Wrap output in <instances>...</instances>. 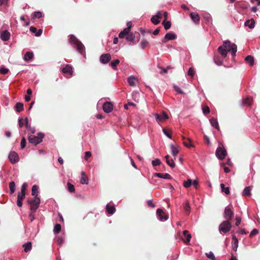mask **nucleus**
<instances>
[{"instance_id":"obj_1","label":"nucleus","mask_w":260,"mask_h":260,"mask_svg":"<svg viewBox=\"0 0 260 260\" xmlns=\"http://www.w3.org/2000/svg\"><path fill=\"white\" fill-rule=\"evenodd\" d=\"M237 49L235 44H232L229 40H226L223 42L222 45L218 48L217 50L223 57H226L228 52H231L232 56L234 57L236 56Z\"/></svg>"},{"instance_id":"obj_2","label":"nucleus","mask_w":260,"mask_h":260,"mask_svg":"<svg viewBox=\"0 0 260 260\" xmlns=\"http://www.w3.org/2000/svg\"><path fill=\"white\" fill-rule=\"evenodd\" d=\"M70 43L72 46L81 54H85V48L84 45L74 35H71L69 39Z\"/></svg>"},{"instance_id":"obj_3","label":"nucleus","mask_w":260,"mask_h":260,"mask_svg":"<svg viewBox=\"0 0 260 260\" xmlns=\"http://www.w3.org/2000/svg\"><path fill=\"white\" fill-rule=\"evenodd\" d=\"M44 137V134L42 133H39L38 134V136H35L33 135L29 136L28 137V141L29 143L36 145L42 142Z\"/></svg>"},{"instance_id":"obj_4","label":"nucleus","mask_w":260,"mask_h":260,"mask_svg":"<svg viewBox=\"0 0 260 260\" xmlns=\"http://www.w3.org/2000/svg\"><path fill=\"white\" fill-rule=\"evenodd\" d=\"M232 228L231 223L228 220L223 221L219 226L218 230L219 232L222 233H226L229 232Z\"/></svg>"},{"instance_id":"obj_5","label":"nucleus","mask_w":260,"mask_h":260,"mask_svg":"<svg viewBox=\"0 0 260 260\" xmlns=\"http://www.w3.org/2000/svg\"><path fill=\"white\" fill-rule=\"evenodd\" d=\"M154 116L155 118L156 121L159 124L165 122L169 118V116L165 112H162L161 114L155 113L154 114Z\"/></svg>"},{"instance_id":"obj_6","label":"nucleus","mask_w":260,"mask_h":260,"mask_svg":"<svg viewBox=\"0 0 260 260\" xmlns=\"http://www.w3.org/2000/svg\"><path fill=\"white\" fill-rule=\"evenodd\" d=\"M40 202V199L38 197H34L32 200L28 201V203L30 205V208H32L33 210H37L38 209Z\"/></svg>"},{"instance_id":"obj_7","label":"nucleus","mask_w":260,"mask_h":260,"mask_svg":"<svg viewBox=\"0 0 260 260\" xmlns=\"http://www.w3.org/2000/svg\"><path fill=\"white\" fill-rule=\"evenodd\" d=\"M226 154V150L223 147H219L216 150V155L219 159H223Z\"/></svg>"},{"instance_id":"obj_8","label":"nucleus","mask_w":260,"mask_h":260,"mask_svg":"<svg viewBox=\"0 0 260 260\" xmlns=\"http://www.w3.org/2000/svg\"><path fill=\"white\" fill-rule=\"evenodd\" d=\"M156 215L157 216L158 219L160 221H166L169 216L168 215H166L164 212L163 210L161 209H158L156 211Z\"/></svg>"},{"instance_id":"obj_9","label":"nucleus","mask_w":260,"mask_h":260,"mask_svg":"<svg viewBox=\"0 0 260 260\" xmlns=\"http://www.w3.org/2000/svg\"><path fill=\"white\" fill-rule=\"evenodd\" d=\"M177 35L174 32H169L166 34L164 38L161 40L162 43H166L170 40H174L177 39Z\"/></svg>"},{"instance_id":"obj_10","label":"nucleus","mask_w":260,"mask_h":260,"mask_svg":"<svg viewBox=\"0 0 260 260\" xmlns=\"http://www.w3.org/2000/svg\"><path fill=\"white\" fill-rule=\"evenodd\" d=\"M8 157L10 162L12 164L16 163L19 160L18 154L14 151H11L9 154Z\"/></svg>"},{"instance_id":"obj_11","label":"nucleus","mask_w":260,"mask_h":260,"mask_svg":"<svg viewBox=\"0 0 260 260\" xmlns=\"http://www.w3.org/2000/svg\"><path fill=\"white\" fill-rule=\"evenodd\" d=\"M233 215L234 213L231 208L229 206L226 207L224 212V218H225L228 221L229 220H230L232 218Z\"/></svg>"},{"instance_id":"obj_12","label":"nucleus","mask_w":260,"mask_h":260,"mask_svg":"<svg viewBox=\"0 0 260 260\" xmlns=\"http://www.w3.org/2000/svg\"><path fill=\"white\" fill-rule=\"evenodd\" d=\"M111 59V55L109 53L103 54L100 57V61L103 64L108 63Z\"/></svg>"},{"instance_id":"obj_13","label":"nucleus","mask_w":260,"mask_h":260,"mask_svg":"<svg viewBox=\"0 0 260 260\" xmlns=\"http://www.w3.org/2000/svg\"><path fill=\"white\" fill-rule=\"evenodd\" d=\"M113 105L111 102H106L103 106V109L105 113H109L112 112Z\"/></svg>"},{"instance_id":"obj_14","label":"nucleus","mask_w":260,"mask_h":260,"mask_svg":"<svg viewBox=\"0 0 260 260\" xmlns=\"http://www.w3.org/2000/svg\"><path fill=\"white\" fill-rule=\"evenodd\" d=\"M203 18L206 23L208 25H212V18L211 15L208 13H204L203 15Z\"/></svg>"},{"instance_id":"obj_15","label":"nucleus","mask_w":260,"mask_h":260,"mask_svg":"<svg viewBox=\"0 0 260 260\" xmlns=\"http://www.w3.org/2000/svg\"><path fill=\"white\" fill-rule=\"evenodd\" d=\"M10 33L7 30L3 31L1 34L0 38L3 41H7L10 39Z\"/></svg>"},{"instance_id":"obj_16","label":"nucleus","mask_w":260,"mask_h":260,"mask_svg":"<svg viewBox=\"0 0 260 260\" xmlns=\"http://www.w3.org/2000/svg\"><path fill=\"white\" fill-rule=\"evenodd\" d=\"M190 18L192 21L196 24H198L200 22V16L197 13L192 12L190 14Z\"/></svg>"},{"instance_id":"obj_17","label":"nucleus","mask_w":260,"mask_h":260,"mask_svg":"<svg viewBox=\"0 0 260 260\" xmlns=\"http://www.w3.org/2000/svg\"><path fill=\"white\" fill-rule=\"evenodd\" d=\"M238 240L236 238V236L235 235H233L232 236V249L235 251H236L237 250V248L238 247Z\"/></svg>"},{"instance_id":"obj_18","label":"nucleus","mask_w":260,"mask_h":260,"mask_svg":"<svg viewBox=\"0 0 260 260\" xmlns=\"http://www.w3.org/2000/svg\"><path fill=\"white\" fill-rule=\"evenodd\" d=\"M182 139L184 140H186L187 141H184L183 142V145L187 147V148H190V147H194V146L191 143L192 141L190 138H185L184 136H182Z\"/></svg>"},{"instance_id":"obj_19","label":"nucleus","mask_w":260,"mask_h":260,"mask_svg":"<svg viewBox=\"0 0 260 260\" xmlns=\"http://www.w3.org/2000/svg\"><path fill=\"white\" fill-rule=\"evenodd\" d=\"M29 30L31 32L35 34V36L36 37H40L43 32V30L42 29H39L38 30L34 26H30L29 28Z\"/></svg>"},{"instance_id":"obj_20","label":"nucleus","mask_w":260,"mask_h":260,"mask_svg":"<svg viewBox=\"0 0 260 260\" xmlns=\"http://www.w3.org/2000/svg\"><path fill=\"white\" fill-rule=\"evenodd\" d=\"M171 153L172 155L174 156V159L176 158L177 154L179 153L178 147L177 146H175L173 144H171L170 146Z\"/></svg>"},{"instance_id":"obj_21","label":"nucleus","mask_w":260,"mask_h":260,"mask_svg":"<svg viewBox=\"0 0 260 260\" xmlns=\"http://www.w3.org/2000/svg\"><path fill=\"white\" fill-rule=\"evenodd\" d=\"M62 72L64 74L69 73L71 75L73 74V69L71 66L67 64L64 68L62 69Z\"/></svg>"},{"instance_id":"obj_22","label":"nucleus","mask_w":260,"mask_h":260,"mask_svg":"<svg viewBox=\"0 0 260 260\" xmlns=\"http://www.w3.org/2000/svg\"><path fill=\"white\" fill-rule=\"evenodd\" d=\"M25 197V194H23L20 193H18L17 196V205L19 207H21L22 206V201L24 199Z\"/></svg>"},{"instance_id":"obj_23","label":"nucleus","mask_w":260,"mask_h":260,"mask_svg":"<svg viewBox=\"0 0 260 260\" xmlns=\"http://www.w3.org/2000/svg\"><path fill=\"white\" fill-rule=\"evenodd\" d=\"M209 121L213 127L217 129L218 131H219V126L216 119L214 118V117H212L210 119Z\"/></svg>"},{"instance_id":"obj_24","label":"nucleus","mask_w":260,"mask_h":260,"mask_svg":"<svg viewBox=\"0 0 260 260\" xmlns=\"http://www.w3.org/2000/svg\"><path fill=\"white\" fill-rule=\"evenodd\" d=\"M183 234L185 238V239L184 240V242L187 244H189L190 241V239L191 238V235L188 233V231L187 230H184L183 232Z\"/></svg>"},{"instance_id":"obj_25","label":"nucleus","mask_w":260,"mask_h":260,"mask_svg":"<svg viewBox=\"0 0 260 260\" xmlns=\"http://www.w3.org/2000/svg\"><path fill=\"white\" fill-rule=\"evenodd\" d=\"M154 176H156V177H157L158 178L166 179H171V175H169L168 173L161 174V173H156L154 174Z\"/></svg>"},{"instance_id":"obj_26","label":"nucleus","mask_w":260,"mask_h":260,"mask_svg":"<svg viewBox=\"0 0 260 260\" xmlns=\"http://www.w3.org/2000/svg\"><path fill=\"white\" fill-rule=\"evenodd\" d=\"M81 175L80 183L82 184H87L88 183V179L86 176L85 172H82Z\"/></svg>"},{"instance_id":"obj_27","label":"nucleus","mask_w":260,"mask_h":260,"mask_svg":"<svg viewBox=\"0 0 260 260\" xmlns=\"http://www.w3.org/2000/svg\"><path fill=\"white\" fill-rule=\"evenodd\" d=\"M107 212L111 215L113 214L116 211V209L113 206H110L109 204H107L106 207Z\"/></svg>"},{"instance_id":"obj_28","label":"nucleus","mask_w":260,"mask_h":260,"mask_svg":"<svg viewBox=\"0 0 260 260\" xmlns=\"http://www.w3.org/2000/svg\"><path fill=\"white\" fill-rule=\"evenodd\" d=\"M39 193V186L34 185L31 188V195L34 197H38Z\"/></svg>"},{"instance_id":"obj_29","label":"nucleus","mask_w":260,"mask_h":260,"mask_svg":"<svg viewBox=\"0 0 260 260\" xmlns=\"http://www.w3.org/2000/svg\"><path fill=\"white\" fill-rule=\"evenodd\" d=\"M183 209L186 215H189L190 211V207L188 201H186L183 205Z\"/></svg>"},{"instance_id":"obj_30","label":"nucleus","mask_w":260,"mask_h":260,"mask_svg":"<svg viewBox=\"0 0 260 260\" xmlns=\"http://www.w3.org/2000/svg\"><path fill=\"white\" fill-rule=\"evenodd\" d=\"M137 80L134 76L129 77L127 79V82L131 86H135L136 84Z\"/></svg>"},{"instance_id":"obj_31","label":"nucleus","mask_w":260,"mask_h":260,"mask_svg":"<svg viewBox=\"0 0 260 260\" xmlns=\"http://www.w3.org/2000/svg\"><path fill=\"white\" fill-rule=\"evenodd\" d=\"M33 57V53L28 51L25 54L23 57V59L25 61H30L32 59Z\"/></svg>"},{"instance_id":"obj_32","label":"nucleus","mask_w":260,"mask_h":260,"mask_svg":"<svg viewBox=\"0 0 260 260\" xmlns=\"http://www.w3.org/2000/svg\"><path fill=\"white\" fill-rule=\"evenodd\" d=\"M245 25L246 26H248L250 28L252 29L255 26V22L253 19H251V20H247L245 22Z\"/></svg>"},{"instance_id":"obj_33","label":"nucleus","mask_w":260,"mask_h":260,"mask_svg":"<svg viewBox=\"0 0 260 260\" xmlns=\"http://www.w3.org/2000/svg\"><path fill=\"white\" fill-rule=\"evenodd\" d=\"M245 60L248 62L250 66H253L254 64V57L251 55H248L245 58Z\"/></svg>"},{"instance_id":"obj_34","label":"nucleus","mask_w":260,"mask_h":260,"mask_svg":"<svg viewBox=\"0 0 260 260\" xmlns=\"http://www.w3.org/2000/svg\"><path fill=\"white\" fill-rule=\"evenodd\" d=\"M23 247H24V250L25 252H27L30 251L31 249V243L28 242L23 244Z\"/></svg>"},{"instance_id":"obj_35","label":"nucleus","mask_w":260,"mask_h":260,"mask_svg":"<svg viewBox=\"0 0 260 260\" xmlns=\"http://www.w3.org/2000/svg\"><path fill=\"white\" fill-rule=\"evenodd\" d=\"M251 188L250 186L246 187L243 191L242 195L249 196L251 195Z\"/></svg>"},{"instance_id":"obj_36","label":"nucleus","mask_w":260,"mask_h":260,"mask_svg":"<svg viewBox=\"0 0 260 260\" xmlns=\"http://www.w3.org/2000/svg\"><path fill=\"white\" fill-rule=\"evenodd\" d=\"M220 187L222 192H224L225 194L228 195L230 193V188L229 187H225L224 184L221 183Z\"/></svg>"},{"instance_id":"obj_37","label":"nucleus","mask_w":260,"mask_h":260,"mask_svg":"<svg viewBox=\"0 0 260 260\" xmlns=\"http://www.w3.org/2000/svg\"><path fill=\"white\" fill-rule=\"evenodd\" d=\"M129 33L128 28H124L119 34V38L121 39L126 37V35Z\"/></svg>"},{"instance_id":"obj_38","label":"nucleus","mask_w":260,"mask_h":260,"mask_svg":"<svg viewBox=\"0 0 260 260\" xmlns=\"http://www.w3.org/2000/svg\"><path fill=\"white\" fill-rule=\"evenodd\" d=\"M15 109L18 112L22 111L23 110V104L21 103H17L15 105Z\"/></svg>"},{"instance_id":"obj_39","label":"nucleus","mask_w":260,"mask_h":260,"mask_svg":"<svg viewBox=\"0 0 260 260\" xmlns=\"http://www.w3.org/2000/svg\"><path fill=\"white\" fill-rule=\"evenodd\" d=\"M61 226L59 223L55 224L53 229V233L54 234H58L61 231Z\"/></svg>"},{"instance_id":"obj_40","label":"nucleus","mask_w":260,"mask_h":260,"mask_svg":"<svg viewBox=\"0 0 260 260\" xmlns=\"http://www.w3.org/2000/svg\"><path fill=\"white\" fill-rule=\"evenodd\" d=\"M214 62L217 66H221L223 63V60L219 56H215L214 57Z\"/></svg>"},{"instance_id":"obj_41","label":"nucleus","mask_w":260,"mask_h":260,"mask_svg":"<svg viewBox=\"0 0 260 260\" xmlns=\"http://www.w3.org/2000/svg\"><path fill=\"white\" fill-rule=\"evenodd\" d=\"M162 132L164 133V134L168 137L169 138V139H172V136H171V133H172V131L171 130H167L166 129V128H165L164 127H162Z\"/></svg>"},{"instance_id":"obj_42","label":"nucleus","mask_w":260,"mask_h":260,"mask_svg":"<svg viewBox=\"0 0 260 260\" xmlns=\"http://www.w3.org/2000/svg\"><path fill=\"white\" fill-rule=\"evenodd\" d=\"M30 212L28 215L29 218H30V222H32L35 219V214L37 211V210H33L32 208H30Z\"/></svg>"},{"instance_id":"obj_43","label":"nucleus","mask_w":260,"mask_h":260,"mask_svg":"<svg viewBox=\"0 0 260 260\" xmlns=\"http://www.w3.org/2000/svg\"><path fill=\"white\" fill-rule=\"evenodd\" d=\"M65 237L63 235L58 236L56 238L57 243L59 245H61L64 242Z\"/></svg>"},{"instance_id":"obj_44","label":"nucleus","mask_w":260,"mask_h":260,"mask_svg":"<svg viewBox=\"0 0 260 260\" xmlns=\"http://www.w3.org/2000/svg\"><path fill=\"white\" fill-rule=\"evenodd\" d=\"M9 188L10 193H13L15 191V183L14 181L10 182L9 183Z\"/></svg>"},{"instance_id":"obj_45","label":"nucleus","mask_w":260,"mask_h":260,"mask_svg":"<svg viewBox=\"0 0 260 260\" xmlns=\"http://www.w3.org/2000/svg\"><path fill=\"white\" fill-rule=\"evenodd\" d=\"M119 62L120 60L118 59H116L112 61L110 63V65L112 69H115L116 68L117 66L119 63Z\"/></svg>"},{"instance_id":"obj_46","label":"nucleus","mask_w":260,"mask_h":260,"mask_svg":"<svg viewBox=\"0 0 260 260\" xmlns=\"http://www.w3.org/2000/svg\"><path fill=\"white\" fill-rule=\"evenodd\" d=\"M252 101V98H251L250 97H248L243 100V104L244 105H250L251 104Z\"/></svg>"},{"instance_id":"obj_47","label":"nucleus","mask_w":260,"mask_h":260,"mask_svg":"<svg viewBox=\"0 0 260 260\" xmlns=\"http://www.w3.org/2000/svg\"><path fill=\"white\" fill-rule=\"evenodd\" d=\"M192 182L191 179H188L186 181H184L183 186L185 188H188L191 185Z\"/></svg>"},{"instance_id":"obj_48","label":"nucleus","mask_w":260,"mask_h":260,"mask_svg":"<svg viewBox=\"0 0 260 260\" xmlns=\"http://www.w3.org/2000/svg\"><path fill=\"white\" fill-rule=\"evenodd\" d=\"M125 38L127 41L131 42V43L134 41L135 39V36L133 34H128Z\"/></svg>"},{"instance_id":"obj_49","label":"nucleus","mask_w":260,"mask_h":260,"mask_svg":"<svg viewBox=\"0 0 260 260\" xmlns=\"http://www.w3.org/2000/svg\"><path fill=\"white\" fill-rule=\"evenodd\" d=\"M162 24L164 25V28L166 30L169 29L171 26V23L170 21H164L162 22Z\"/></svg>"},{"instance_id":"obj_50","label":"nucleus","mask_w":260,"mask_h":260,"mask_svg":"<svg viewBox=\"0 0 260 260\" xmlns=\"http://www.w3.org/2000/svg\"><path fill=\"white\" fill-rule=\"evenodd\" d=\"M42 17V13L40 11H36L35 12L32 16L33 18H40Z\"/></svg>"},{"instance_id":"obj_51","label":"nucleus","mask_w":260,"mask_h":260,"mask_svg":"<svg viewBox=\"0 0 260 260\" xmlns=\"http://www.w3.org/2000/svg\"><path fill=\"white\" fill-rule=\"evenodd\" d=\"M67 187H68V190L70 192H74L75 191V187L74 186L70 183V182L67 183Z\"/></svg>"},{"instance_id":"obj_52","label":"nucleus","mask_w":260,"mask_h":260,"mask_svg":"<svg viewBox=\"0 0 260 260\" xmlns=\"http://www.w3.org/2000/svg\"><path fill=\"white\" fill-rule=\"evenodd\" d=\"M27 187V183L26 182L23 183L21 186V192H19V193L25 195V190H26V188Z\"/></svg>"},{"instance_id":"obj_53","label":"nucleus","mask_w":260,"mask_h":260,"mask_svg":"<svg viewBox=\"0 0 260 260\" xmlns=\"http://www.w3.org/2000/svg\"><path fill=\"white\" fill-rule=\"evenodd\" d=\"M151 21L155 25H157L160 22V21L159 20V18L155 17V16H153L151 17Z\"/></svg>"},{"instance_id":"obj_54","label":"nucleus","mask_w":260,"mask_h":260,"mask_svg":"<svg viewBox=\"0 0 260 260\" xmlns=\"http://www.w3.org/2000/svg\"><path fill=\"white\" fill-rule=\"evenodd\" d=\"M206 254L207 257L211 259V260L216 259L214 253L212 251L209 252L208 253H206Z\"/></svg>"},{"instance_id":"obj_55","label":"nucleus","mask_w":260,"mask_h":260,"mask_svg":"<svg viewBox=\"0 0 260 260\" xmlns=\"http://www.w3.org/2000/svg\"><path fill=\"white\" fill-rule=\"evenodd\" d=\"M161 161L158 158H156L152 161V165L153 167L158 166L160 164Z\"/></svg>"},{"instance_id":"obj_56","label":"nucleus","mask_w":260,"mask_h":260,"mask_svg":"<svg viewBox=\"0 0 260 260\" xmlns=\"http://www.w3.org/2000/svg\"><path fill=\"white\" fill-rule=\"evenodd\" d=\"M9 72V70L7 68H5L4 67H1L0 68V73H1L3 75H6Z\"/></svg>"},{"instance_id":"obj_57","label":"nucleus","mask_w":260,"mask_h":260,"mask_svg":"<svg viewBox=\"0 0 260 260\" xmlns=\"http://www.w3.org/2000/svg\"><path fill=\"white\" fill-rule=\"evenodd\" d=\"M141 47L142 49H144L149 44L148 42L145 40H143L141 41Z\"/></svg>"},{"instance_id":"obj_58","label":"nucleus","mask_w":260,"mask_h":260,"mask_svg":"<svg viewBox=\"0 0 260 260\" xmlns=\"http://www.w3.org/2000/svg\"><path fill=\"white\" fill-rule=\"evenodd\" d=\"M187 74L189 76L193 77L195 74L194 69L193 68H189Z\"/></svg>"},{"instance_id":"obj_59","label":"nucleus","mask_w":260,"mask_h":260,"mask_svg":"<svg viewBox=\"0 0 260 260\" xmlns=\"http://www.w3.org/2000/svg\"><path fill=\"white\" fill-rule=\"evenodd\" d=\"M26 146V140L25 138L23 137L20 143V147L21 149L25 148Z\"/></svg>"},{"instance_id":"obj_60","label":"nucleus","mask_w":260,"mask_h":260,"mask_svg":"<svg viewBox=\"0 0 260 260\" xmlns=\"http://www.w3.org/2000/svg\"><path fill=\"white\" fill-rule=\"evenodd\" d=\"M166 162L171 168H174L175 167V163L174 162L173 160H172L171 161L169 159L167 160Z\"/></svg>"},{"instance_id":"obj_61","label":"nucleus","mask_w":260,"mask_h":260,"mask_svg":"<svg viewBox=\"0 0 260 260\" xmlns=\"http://www.w3.org/2000/svg\"><path fill=\"white\" fill-rule=\"evenodd\" d=\"M258 233V231L256 229H254L250 232L249 236L250 237H252L253 236H255V235L257 234Z\"/></svg>"},{"instance_id":"obj_62","label":"nucleus","mask_w":260,"mask_h":260,"mask_svg":"<svg viewBox=\"0 0 260 260\" xmlns=\"http://www.w3.org/2000/svg\"><path fill=\"white\" fill-rule=\"evenodd\" d=\"M24 120L22 118H19L18 125L20 127H22L24 125Z\"/></svg>"},{"instance_id":"obj_63","label":"nucleus","mask_w":260,"mask_h":260,"mask_svg":"<svg viewBox=\"0 0 260 260\" xmlns=\"http://www.w3.org/2000/svg\"><path fill=\"white\" fill-rule=\"evenodd\" d=\"M28 120V118L25 117V118L24 119V122H25V125L26 128L27 129H29V128H30V124H29Z\"/></svg>"},{"instance_id":"obj_64","label":"nucleus","mask_w":260,"mask_h":260,"mask_svg":"<svg viewBox=\"0 0 260 260\" xmlns=\"http://www.w3.org/2000/svg\"><path fill=\"white\" fill-rule=\"evenodd\" d=\"M241 218L240 217H238L237 216L236 217V223H235L236 226H239L241 223Z\"/></svg>"}]
</instances>
